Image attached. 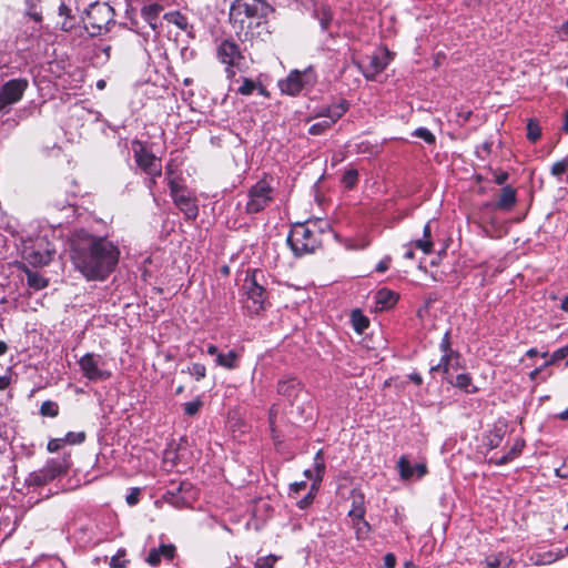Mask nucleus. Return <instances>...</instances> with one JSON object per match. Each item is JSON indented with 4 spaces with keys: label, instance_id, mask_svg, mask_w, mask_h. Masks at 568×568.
I'll use <instances>...</instances> for the list:
<instances>
[{
    "label": "nucleus",
    "instance_id": "obj_47",
    "mask_svg": "<svg viewBox=\"0 0 568 568\" xmlns=\"http://www.w3.org/2000/svg\"><path fill=\"white\" fill-rule=\"evenodd\" d=\"M333 125L327 121V120H322V121H318L314 124H312L310 128H308V133L311 135H320V134H323L325 133L328 129H331Z\"/></svg>",
    "mask_w": 568,
    "mask_h": 568
},
{
    "label": "nucleus",
    "instance_id": "obj_23",
    "mask_svg": "<svg viewBox=\"0 0 568 568\" xmlns=\"http://www.w3.org/2000/svg\"><path fill=\"white\" fill-rule=\"evenodd\" d=\"M399 300V294L387 287L379 288L375 295V302L379 310H389L394 307Z\"/></svg>",
    "mask_w": 568,
    "mask_h": 568
},
{
    "label": "nucleus",
    "instance_id": "obj_48",
    "mask_svg": "<svg viewBox=\"0 0 568 568\" xmlns=\"http://www.w3.org/2000/svg\"><path fill=\"white\" fill-rule=\"evenodd\" d=\"M568 356V345L556 349L551 356L544 363V366L552 365Z\"/></svg>",
    "mask_w": 568,
    "mask_h": 568
},
{
    "label": "nucleus",
    "instance_id": "obj_16",
    "mask_svg": "<svg viewBox=\"0 0 568 568\" xmlns=\"http://www.w3.org/2000/svg\"><path fill=\"white\" fill-rule=\"evenodd\" d=\"M516 203H517L516 190L510 185H505L500 190L498 200L495 202H486L483 204V207L509 212L514 209Z\"/></svg>",
    "mask_w": 568,
    "mask_h": 568
},
{
    "label": "nucleus",
    "instance_id": "obj_13",
    "mask_svg": "<svg viewBox=\"0 0 568 568\" xmlns=\"http://www.w3.org/2000/svg\"><path fill=\"white\" fill-rule=\"evenodd\" d=\"M28 87L29 81L24 78H16L4 82L0 87V113H9L11 106L22 99Z\"/></svg>",
    "mask_w": 568,
    "mask_h": 568
},
{
    "label": "nucleus",
    "instance_id": "obj_46",
    "mask_svg": "<svg viewBox=\"0 0 568 568\" xmlns=\"http://www.w3.org/2000/svg\"><path fill=\"white\" fill-rule=\"evenodd\" d=\"M280 556L273 554L260 557L255 561L254 568H274V565L276 564L277 560H280Z\"/></svg>",
    "mask_w": 568,
    "mask_h": 568
},
{
    "label": "nucleus",
    "instance_id": "obj_8",
    "mask_svg": "<svg viewBox=\"0 0 568 568\" xmlns=\"http://www.w3.org/2000/svg\"><path fill=\"white\" fill-rule=\"evenodd\" d=\"M80 372L91 383L109 381L113 373L109 361L97 353H85L78 361Z\"/></svg>",
    "mask_w": 568,
    "mask_h": 568
},
{
    "label": "nucleus",
    "instance_id": "obj_62",
    "mask_svg": "<svg viewBox=\"0 0 568 568\" xmlns=\"http://www.w3.org/2000/svg\"><path fill=\"white\" fill-rule=\"evenodd\" d=\"M110 50H111L110 45L97 47L95 51H94V55L97 58H101V55H103L104 61H106L110 58Z\"/></svg>",
    "mask_w": 568,
    "mask_h": 568
},
{
    "label": "nucleus",
    "instance_id": "obj_4",
    "mask_svg": "<svg viewBox=\"0 0 568 568\" xmlns=\"http://www.w3.org/2000/svg\"><path fill=\"white\" fill-rule=\"evenodd\" d=\"M265 283L264 271L260 268H248L246 271L243 291L246 296L245 307L252 314H258L265 308L267 300Z\"/></svg>",
    "mask_w": 568,
    "mask_h": 568
},
{
    "label": "nucleus",
    "instance_id": "obj_57",
    "mask_svg": "<svg viewBox=\"0 0 568 568\" xmlns=\"http://www.w3.org/2000/svg\"><path fill=\"white\" fill-rule=\"evenodd\" d=\"M132 31L141 34L144 39V41L146 42L148 41V38L150 36V32L149 31H144L143 30V27L140 26V22L135 19H130V27H129Z\"/></svg>",
    "mask_w": 568,
    "mask_h": 568
},
{
    "label": "nucleus",
    "instance_id": "obj_32",
    "mask_svg": "<svg viewBox=\"0 0 568 568\" xmlns=\"http://www.w3.org/2000/svg\"><path fill=\"white\" fill-rule=\"evenodd\" d=\"M510 564L508 556L503 552L487 556L483 568H507Z\"/></svg>",
    "mask_w": 568,
    "mask_h": 568
},
{
    "label": "nucleus",
    "instance_id": "obj_25",
    "mask_svg": "<svg viewBox=\"0 0 568 568\" xmlns=\"http://www.w3.org/2000/svg\"><path fill=\"white\" fill-rule=\"evenodd\" d=\"M507 433L506 424H496L493 429H490L486 436V446L489 449H495L500 446L504 440V437Z\"/></svg>",
    "mask_w": 568,
    "mask_h": 568
},
{
    "label": "nucleus",
    "instance_id": "obj_20",
    "mask_svg": "<svg viewBox=\"0 0 568 568\" xmlns=\"http://www.w3.org/2000/svg\"><path fill=\"white\" fill-rule=\"evenodd\" d=\"M348 101L341 99L337 103L323 108L318 115L334 125L348 111Z\"/></svg>",
    "mask_w": 568,
    "mask_h": 568
},
{
    "label": "nucleus",
    "instance_id": "obj_18",
    "mask_svg": "<svg viewBox=\"0 0 568 568\" xmlns=\"http://www.w3.org/2000/svg\"><path fill=\"white\" fill-rule=\"evenodd\" d=\"M163 11V7L159 3H150L141 9V18L146 27L154 32L159 33L158 28L161 24L160 14Z\"/></svg>",
    "mask_w": 568,
    "mask_h": 568
},
{
    "label": "nucleus",
    "instance_id": "obj_51",
    "mask_svg": "<svg viewBox=\"0 0 568 568\" xmlns=\"http://www.w3.org/2000/svg\"><path fill=\"white\" fill-rule=\"evenodd\" d=\"M524 447H525V440L523 438L518 437V438H516L511 448L506 454L508 455V457L511 460H514L523 453Z\"/></svg>",
    "mask_w": 568,
    "mask_h": 568
},
{
    "label": "nucleus",
    "instance_id": "obj_36",
    "mask_svg": "<svg viewBox=\"0 0 568 568\" xmlns=\"http://www.w3.org/2000/svg\"><path fill=\"white\" fill-rule=\"evenodd\" d=\"M353 328L357 333H363L369 325V321L359 310H354L351 315Z\"/></svg>",
    "mask_w": 568,
    "mask_h": 568
},
{
    "label": "nucleus",
    "instance_id": "obj_56",
    "mask_svg": "<svg viewBox=\"0 0 568 568\" xmlns=\"http://www.w3.org/2000/svg\"><path fill=\"white\" fill-rule=\"evenodd\" d=\"M416 248H419L425 254H429L433 251V242L427 239H418L414 242Z\"/></svg>",
    "mask_w": 568,
    "mask_h": 568
},
{
    "label": "nucleus",
    "instance_id": "obj_15",
    "mask_svg": "<svg viewBox=\"0 0 568 568\" xmlns=\"http://www.w3.org/2000/svg\"><path fill=\"white\" fill-rule=\"evenodd\" d=\"M303 387L304 385L300 379L294 376H286L278 379L276 392L293 405L303 390Z\"/></svg>",
    "mask_w": 568,
    "mask_h": 568
},
{
    "label": "nucleus",
    "instance_id": "obj_33",
    "mask_svg": "<svg viewBox=\"0 0 568 568\" xmlns=\"http://www.w3.org/2000/svg\"><path fill=\"white\" fill-rule=\"evenodd\" d=\"M365 514L366 507L364 501V495L358 494L357 496L353 497L352 508L349 509L347 516L349 518L362 519V516H365Z\"/></svg>",
    "mask_w": 568,
    "mask_h": 568
},
{
    "label": "nucleus",
    "instance_id": "obj_22",
    "mask_svg": "<svg viewBox=\"0 0 568 568\" xmlns=\"http://www.w3.org/2000/svg\"><path fill=\"white\" fill-rule=\"evenodd\" d=\"M164 19L171 23L176 26L180 30L186 33L187 38H195V30L192 24L189 23L187 18L182 14L180 11H171L164 14Z\"/></svg>",
    "mask_w": 568,
    "mask_h": 568
},
{
    "label": "nucleus",
    "instance_id": "obj_55",
    "mask_svg": "<svg viewBox=\"0 0 568 568\" xmlns=\"http://www.w3.org/2000/svg\"><path fill=\"white\" fill-rule=\"evenodd\" d=\"M493 142L485 141L483 144L476 146L475 154L477 158L484 160L486 155L491 152Z\"/></svg>",
    "mask_w": 568,
    "mask_h": 568
},
{
    "label": "nucleus",
    "instance_id": "obj_2",
    "mask_svg": "<svg viewBox=\"0 0 568 568\" xmlns=\"http://www.w3.org/2000/svg\"><path fill=\"white\" fill-rule=\"evenodd\" d=\"M270 6L262 0H234L230 7V22L242 32L252 29L254 21L256 26L266 17Z\"/></svg>",
    "mask_w": 568,
    "mask_h": 568
},
{
    "label": "nucleus",
    "instance_id": "obj_27",
    "mask_svg": "<svg viewBox=\"0 0 568 568\" xmlns=\"http://www.w3.org/2000/svg\"><path fill=\"white\" fill-rule=\"evenodd\" d=\"M453 386L466 394H476L479 388L473 384V378L468 373L458 374L455 377Z\"/></svg>",
    "mask_w": 568,
    "mask_h": 568
},
{
    "label": "nucleus",
    "instance_id": "obj_50",
    "mask_svg": "<svg viewBox=\"0 0 568 568\" xmlns=\"http://www.w3.org/2000/svg\"><path fill=\"white\" fill-rule=\"evenodd\" d=\"M62 438H63L64 445L65 444L77 445V444H81L84 442L85 433L84 432H69Z\"/></svg>",
    "mask_w": 568,
    "mask_h": 568
},
{
    "label": "nucleus",
    "instance_id": "obj_17",
    "mask_svg": "<svg viewBox=\"0 0 568 568\" xmlns=\"http://www.w3.org/2000/svg\"><path fill=\"white\" fill-rule=\"evenodd\" d=\"M176 555V547L173 544H160L159 547H153L149 550L145 562L151 567H156L161 564L162 559L172 560Z\"/></svg>",
    "mask_w": 568,
    "mask_h": 568
},
{
    "label": "nucleus",
    "instance_id": "obj_61",
    "mask_svg": "<svg viewBox=\"0 0 568 568\" xmlns=\"http://www.w3.org/2000/svg\"><path fill=\"white\" fill-rule=\"evenodd\" d=\"M63 446H64L63 438H53V439L49 440L47 448L49 452L54 453V452H58Z\"/></svg>",
    "mask_w": 568,
    "mask_h": 568
},
{
    "label": "nucleus",
    "instance_id": "obj_42",
    "mask_svg": "<svg viewBox=\"0 0 568 568\" xmlns=\"http://www.w3.org/2000/svg\"><path fill=\"white\" fill-rule=\"evenodd\" d=\"M203 406V400L200 397L191 402H186L183 404V413L186 416H195Z\"/></svg>",
    "mask_w": 568,
    "mask_h": 568
},
{
    "label": "nucleus",
    "instance_id": "obj_59",
    "mask_svg": "<svg viewBox=\"0 0 568 568\" xmlns=\"http://www.w3.org/2000/svg\"><path fill=\"white\" fill-rule=\"evenodd\" d=\"M140 493H141L140 488H138V487L131 488L130 493L125 497L128 505H130V506L136 505L139 503Z\"/></svg>",
    "mask_w": 568,
    "mask_h": 568
},
{
    "label": "nucleus",
    "instance_id": "obj_28",
    "mask_svg": "<svg viewBox=\"0 0 568 568\" xmlns=\"http://www.w3.org/2000/svg\"><path fill=\"white\" fill-rule=\"evenodd\" d=\"M352 519V528L355 532V538L357 540H366L372 531L371 524L365 519V516H362V519L351 518Z\"/></svg>",
    "mask_w": 568,
    "mask_h": 568
},
{
    "label": "nucleus",
    "instance_id": "obj_54",
    "mask_svg": "<svg viewBox=\"0 0 568 568\" xmlns=\"http://www.w3.org/2000/svg\"><path fill=\"white\" fill-rule=\"evenodd\" d=\"M255 82L248 78H243L242 84L239 87L237 92L242 95H251L255 90Z\"/></svg>",
    "mask_w": 568,
    "mask_h": 568
},
{
    "label": "nucleus",
    "instance_id": "obj_11",
    "mask_svg": "<svg viewBox=\"0 0 568 568\" xmlns=\"http://www.w3.org/2000/svg\"><path fill=\"white\" fill-rule=\"evenodd\" d=\"M132 150L136 165L149 175L148 187L151 190L155 184V178L161 175V160L150 152L140 141H133Z\"/></svg>",
    "mask_w": 568,
    "mask_h": 568
},
{
    "label": "nucleus",
    "instance_id": "obj_53",
    "mask_svg": "<svg viewBox=\"0 0 568 568\" xmlns=\"http://www.w3.org/2000/svg\"><path fill=\"white\" fill-rule=\"evenodd\" d=\"M32 22H33L32 26L26 27V29L17 36L18 40L21 39L22 36H24L26 39L38 37L42 23H39V26H38L34 21H32Z\"/></svg>",
    "mask_w": 568,
    "mask_h": 568
},
{
    "label": "nucleus",
    "instance_id": "obj_60",
    "mask_svg": "<svg viewBox=\"0 0 568 568\" xmlns=\"http://www.w3.org/2000/svg\"><path fill=\"white\" fill-rule=\"evenodd\" d=\"M390 262H392V258L390 256H385L383 257L375 266V271L377 273H384L386 272L388 268H389V265H390Z\"/></svg>",
    "mask_w": 568,
    "mask_h": 568
},
{
    "label": "nucleus",
    "instance_id": "obj_31",
    "mask_svg": "<svg viewBox=\"0 0 568 568\" xmlns=\"http://www.w3.org/2000/svg\"><path fill=\"white\" fill-rule=\"evenodd\" d=\"M313 470L315 473V478L313 483H317V486H321V483L325 474V460L322 449L317 450V453L314 456Z\"/></svg>",
    "mask_w": 568,
    "mask_h": 568
},
{
    "label": "nucleus",
    "instance_id": "obj_34",
    "mask_svg": "<svg viewBox=\"0 0 568 568\" xmlns=\"http://www.w3.org/2000/svg\"><path fill=\"white\" fill-rule=\"evenodd\" d=\"M49 481H51V479H49V476H48L47 471L44 470V468H42L38 471L30 473L28 475V477L26 478V484L29 487H41V486L47 485Z\"/></svg>",
    "mask_w": 568,
    "mask_h": 568
},
{
    "label": "nucleus",
    "instance_id": "obj_40",
    "mask_svg": "<svg viewBox=\"0 0 568 568\" xmlns=\"http://www.w3.org/2000/svg\"><path fill=\"white\" fill-rule=\"evenodd\" d=\"M341 182L347 190H352L358 182V171L356 169H348L342 175Z\"/></svg>",
    "mask_w": 568,
    "mask_h": 568
},
{
    "label": "nucleus",
    "instance_id": "obj_38",
    "mask_svg": "<svg viewBox=\"0 0 568 568\" xmlns=\"http://www.w3.org/2000/svg\"><path fill=\"white\" fill-rule=\"evenodd\" d=\"M527 139L530 142H536L541 136V128L538 123V121L534 118L528 119L527 121Z\"/></svg>",
    "mask_w": 568,
    "mask_h": 568
},
{
    "label": "nucleus",
    "instance_id": "obj_24",
    "mask_svg": "<svg viewBox=\"0 0 568 568\" xmlns=\"http://www.w3.org/2000/svg\"><path fill=\"white\" fill-rule=\"evenodd\" d=\"M69 466V460L63 457L50 459L43 468L47 471L49 479L53 480L58 476L67 473Z\"/></svg>",
    "mask_w": 568,
    "mask_h": 568
},
{
    "label": "nucleus",
    "instance_id": "obj_44",
    "mask_svg": "<svg viewBox=\"0 0 568 568\" xmlns=\"http://www.w3.org/2000/svg\"><path fill=\"white\" fill-rule=\"evenodd\" d=\"M412 135L424 140L427 144L432 145L436 142V136L425 126H419L412 132Z\"/></svg>",
    "mask_w": 568,
    "mask_h": 568
},
{
    "label": "nucleus",
    "instance_id": "obj_49",
    "mask_svg": "<svg viewBox=\"0 0 568 568\" xmlns=\"http://www.w3.org/2000/svg\"><path fill=\"white\" fill-rule=\"evenodd\" d=\"M568 170V156L555 162L551 165L550 173L556 178H560Z\"/></svg>",
    "mask_w": 568,
    "mask_h": 568
},
{
    "label": "nucleus",
    "instance_id": "obj_9",
    "mask_svg": "<svg viewBox=\"0 0 568 568\" xmlns=\"http://www.w3.org/2000/svg\"><path fill=\"white\" fill-rule=\"evenodd\" d=\"M316 82V72L312 65H308L303 71L292 70L285 79L278 81V88L282 93L294 97L303 90L312 89Z\"/></svg>",
    "mask_w": 568,
    "mask_h": 568
},
{
    "label": "nucleus",
    "instance_id": "obj_63",
    "mask_svg": "<svg viewBox=\"0 0 568 568\" xmlns=\"http://www.w3.org/2000/svg\"><path fill=\"white\" fill-rule=\"evenodd\" d=\"M555 475L562 479H568V458L562 463L561 466L555 469Z\"/></svg>",
    "mask_w": 568,
    "mask_h": 568
},
{
    "label": "nucleus",
    "instance_id": "obj_1",
    "mask_svg": "<svg viewBox=\"0 0 568 568\" xmlns=\"http://www.w3.org/2000/svg\"><path fill=\"white\" fill-rule=\"evenodd\" d=\"M70 246L75 270L88 281H104L119 263L120 250L112 241L83 229L73 232Z\"/></svg>",
    "mask_w": 568,
    "mask_h": 568
},
{
    "label": "nucleus",
    "instance_id": "obj_12",
    "mask_svg": "<svg viewBox=\"0 0 568 568\" xmlns=\"http://www.w3.org/2000/svg\"><path fill=\"white\" fill-rule=\"evenodd\" d=\"M168 186L170 195L175 206L184 214L187 220H195L199 215V206L195 197L191 196L185 186L175 179H169Z\"/></svg>",
    "mask_w": 568,
    "mask_h": 568
},
{
    "label": "nucleus",
    "instance_id": "obj_10",
    "mask_svg": "<svg viewBox=\"0 0 568 568\" xmlns=\"http://www.w3.org/2000/svg\"><path fill=\"white\" fill-rule=\"evenodd\" d=\"M216 55L223 64H226L225 72L229 79L235 77V69L237 71H244L247 69V61L242 53L240 45L233 40H223L217 47Z\"/></svg>",
    "mask_w": 568,
    "mask_h": 568
},
{
    "label": "nucleus",
    "instance_id": "obj_37",
    "mask_svg": "<svg viewBox=\"0 0 568 568\" xmlns=\"http://www.w3.org/2000/svg\"><path fill=\"white\" fill-rule=\"evenodd\" d=\"M182 373H187L195 381H201L206 376V367L202 363H191L186 369H182Z\"/></svg>",
    "mask_w": 568,
    "mask_h": 568
},
{
    "label": "nucleus",
    "instance_id": "obj_30",
    "mask_svg": "<svg viewBox=\"0 0 568 568\" xmlns=\"http://www.w3.org/2000/svg\"><path fill=\"white\" fill-rule=\"evenodd\" d=\"M71 12V8L67 3L61 2L59 6V16L64 17V20L61 22V29L63 31H71L77 23V18L72 16Z\"/></svg>",
    "mask_w": 568,
    "mask_h": 568
},
{
    "label": "nucleus",
    "instance_id": "obj_64",
    "mask_svg": "<svg viewBox=\"0 0 568 568\" xmlns=\"http://www.w3.org/2000/svg\"><path fill=\"white\" fill-rule=\"evenodd\" d=\"M383 562L385 568H395L397 564L396 556L393 552H387L383 558Z\"/></svg>",
    "mask_w": 568,
    "mask_h": 568
},
{
    "label": "nucleus",
    "instance_id": "obj_45",
    "mask_svg": "<svg viewBox=\"0 0 568 568\" xmlns=\"http://www.w3.org/2000/svg\"><path fill=\"white\" fill-rule=\"evenodd\" d=\"M129 560L125 559V550L120 548L114 556L111 557L109 566L111 568H125Z\"/></svg>",
    "mask_w": 568,
    "mask_h": 568
},
{
    "label": "nucleus",
    "instance_id": "obj_39",
    "mask_svg": "<svg viewBox=\"0 0 568 568\" xmlns=\"http://www.w3.org/2000/svg\"><path fill=\"white\" fill-rule=\"evenodd\" d=\"M318 488L317 483H312L308 493L296 503V506L300 509H307L313 504Z\"/></svg>",
    "mask_w": 568,
    "mask_h": 568
},
{
    "label": "nucleus",
    "instance_id": "obj_41",
    "mask_svg": "<svg viewBox=\"0 0 568 568\" xmlns=\"http://www.w3.org/2000/svg\"><path fill=\"white\" fill-rule=\"evenodd\" d=\"M439 351L442 352V354L456 355V364L458 363L460 354L457 351L453 349L452 347L449 331H446L444 336L442 337V341L439 343Z\"/></svg>",
    "mask_w": 568,
    "mask_h": 568
},
{
    "label": "nucleus",
    "instance_id": "obj_14",
    "mask_svg": "<svg viewBox=\"0 0 568 568\" xmlns=\"http://www.w3.org/2000/svg\"><path fill=\"white\" fill-rule=\"evenodd\" d=\"M390 60V52L386 49L373 54L366 65H361L364 78L366 80H374L377 74L387 68Z\"/></svg>",
    "mask_w": 568,
    "mask_h": 568
},
{
    "label": "nucleus",
    "instance_id": "obj_26",
    "mask_svg": "<svg viewBox=\"0 0 568 568\" xmlns=\"http://www.w3.org/2000/svg\"><path fill=\"white\" fill-rule=\"evenodd\" d=\"M41 0H23L24 18L34 21L38 26L43 22L42 9L40 7Z\"/></svg>",
    "mask_w": 568,
    "mask_h": 568
},
{
    "label": "nucleus",
    "instance_id": "obj_35",
    "mask_svg": "<svg viewBox=\"0 0 568 568\" xmlns=\"http://www.w3.org/2000/svg\"><path fill=\"white\" fill-rule=\"evenodd\" d=\"M27 283L30 288L40 291L48 286V280L38 272L27 271Z\"/></svg>",
    "mask_w": 568,
    "mask_h": 568
},
{
    "label": "nucleus",
    "instance_id": "obj_58",
    "mask_svg": "<svg viewBox=\"0 0 568 568\" xmlns=\"http://www.w3.org/2000/svg\"><path fill=\"white\" fill-rule=\"evenodd\" d=\"M561 558L562 557H561V555H560L558 549L550 550V551H548V552L542 555L541 562L542 564H552L556 560L561 559Z\"/></svg>",
    "mask_w": 568,
    "mask_h": 568
},
{
    "label": "nucleus",
    "instance_id": "obj_21",
    "mask_svg": "<svg viewBox=\"0 0 568 568\" xmlns=\"http://www.w3.org/2000/svg\"><path fill=\"white\" fill-rule=\"evenodd\" d=\"M242 357V349H229L227 352H221L217 357L214 358L216 366L227 371H234L240 367V359Z\"/></svg>",
    "mask_w": 568,
    "mask_h": 568
},
{
    "label": "nucleus",
    "instance_id": "obj_7",
    "mask_svg": "<svg viewBox=\"0 0 568 568\" xmlns=\"http://www.w3.org/2000/svg\"><path fill=\"white\" fill-rule=\"evenodd\" d=\"M275 199V189L271 180L263 178L254 183L246 193L244 212L247 215H255L263 212Z\"/></svg>",
    "mask_w": 568,
    "mask_h": 568
},
{
    "label": "nucleus",
    "instance_id": "obj_6",
    "mask_svg": "<svg viewBox=\"0 0 568 568\" xmlns=\"http://www.w3.org/2000/svg\"><path fill=\"white\" fill-rule=\"evenodd\" d=\"M114 9L106 2H94L85 10L82 18L84 29L91 37L101 36L110 31L115 24Z\"/></svg>",
    "mask_w": 568,
    "mask_h": 568
},
{
    "label": "nucleus",
    "instance_id": "obj_29",
    "mask_svg": "<svg viewBox=\"0 0 568 568\" xmlns=\"http://www.w3.org/2000/svg\"><path fill=\"white\" fill-rule=\"evenodd\" d=\"M379 150V144L369 140H362L354 143V152L356 154L373 156L378 154Z\"/></svg>",
    "mask_w": 568,
    "mask_h": 568
},
{
    "label": "nucleus",
    "instance_id": "obj_43",
    "mask_svg": "<svg viewBox=\"0 0 568 568\" xmlns=\"http://www.w3.org/2000/svg\"><path fill=\"white\" fill-rule=\"evenodd\" d=\"M40 414L45 417H57L59 405L53 400H44L40 407Z\"/></svg>",
    "mask_w": 568,
    "mask_h": 568
},
{
    "label": "nucleus",
    "instance_id": "obj_52",
    "mask_svg": "<svg viewBox=\"0 0 568 568\" xmlns=\"http://www.w3.org/2000/svg\"><path fill=\"white\" fill-rule=\"evenodd\" d=\"M454 359H456V355L442 354L438 364L442 367L443 375H448Z\"/></svg>",
    "mask_w": 568,
    "mask_h": 568
},
{
    "label": "nucleus",
    "instance_id": "obj_19",
    "mask_svg": "<svg viewBox=\"0 0 568 568\" xmlns=\"http://www.w3.org/2000/svg\"><path fill=\"white\" fill-rule=\"evenodd\" d=\"M397 468L403 479H410L414 476H416L417 478H422L427 473V467L424 463H417L415 465H412L405 456H402L398 459Z\"/></svg>",
    "mask_w": 568,
    "mask_h": 568
},
{
    "label": "nucleus",
    "instance_id": "obj_3",
    "mask_svg": "<svg viewBox=\"0 0 568 568\" xmlns=\"http://www.w3.org/2000/svg\"><path fill=\"white\" fill-rule=\"evenodd\" d=\"M21 255L32 266H43L50 263L55 248L47 235L34 234L21 237Z\"/></svg>",
    "mask_w": 568,
    "mask_h": 568
},
{
    "label": "nucleus",
    "instance_id": "obj_5",
    "mask_svg": "<svg viewBox=\"0 0 568 568\" xmlns=\"http://www.w3.org/2000/svg\"><path fill=\"white\" fill-rule=\"evenodd\" d=\"M286 242L295 257L314 253L322 243L321 234L312 230L308 223H296L290 231Z\"/></svg>",
    "mask_w": 568,
    "mask_h": 568
}]
</instances>
